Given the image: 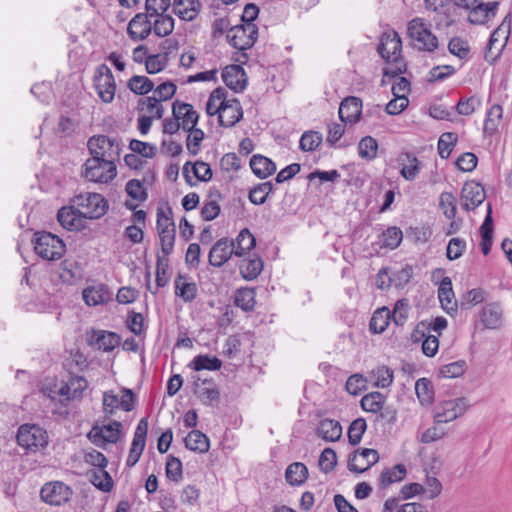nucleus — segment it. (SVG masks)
<instances>
[{
	"mask_svg": "<svg viewBox=\"0 0 512 512\" xmlns=\"http://www.w3.org/2000/svg\"><path fill=\"white\" fill-rule=\"evenodd\" d=\"M94 86L99 98L104 103H111L116 92L114 76L106 64L97 67L94 75Z\"/></svg>",
	"mask_w": 512,
	"mask_h": 512,
	"instance_id": "obj_11",
	"label": "nucleus"
},
{
	"mask_svg": "<svg viewBox=\"0 0 512 512\" xmlns=\"http://www.w3.org/2000/svg\"><path fill=\"white\" fill-rule=\"evenodd\" d=\"M195 394L203 405L210 406L219 402L220 391L212 379H201L200 376L194 380Z\"/></svg>",
	"mask_w": 512,
	"mask_h": 512,
	"instance_id": "obj_22",
	"label": "nucleus"
},
{
	"mask_svg": "<svg viewBox=\"0 0 512 512\" xmlns=\"http://www.w3.org/2000/svg\"><path fill=\"white\" fill-rule=\"evenodd\" d=\"M17 442L26 451L35 453L47 446L48 434L35 424H24L18 429Z\"/></svg>",
	"mask_w": 512,
	"mask_h": 512,
	"instance_id": "obj_8",
	"label": "nucleus"
},
{
	"mask_svg": "<svg viewBox=\"0 0 512 512\" xmlns=\"http://www.w3.org/2000/svg\"><path fill=\"white\" fill-rule=\"evenodd\" d=\"M273 189L274 187L271 182L261 183L250 190L249 200L255 205H261L265 203L268 195L273 191Z\"/></svg>",
	"mask_w": 512,
	"mask_h": 512,
	"instance_id": "obj_62",
	"label": "nucleus"
},
{
	"mask_svg": "<svg viewBox=\"0 0 512 512\" xmlns=\"http://www.w3.org/2000/svg\"><path fill=\"white\" fill-rule=\"evenodd\" d=\"M169 269V259L167 255H161L157 253V262H156V286L157 288L154 291H151L153 294L158 292V288H162L167 285L169 281V277L167 276V271Z\"/></svg>",
	"mask_w": 512,
	"mask_h": 512,
	"instance_id": "obj_47",
	"label": "nucleus"
},
{
	"mask_svg": "<svg viewBox=\"0 0 512 512\" xmlns=\"http://www.w3.org/2000/svg\"><path fill=\"white\" fill-rule=\"evenodd\" d=\"M377 52L387 65L383 69L384 77H396L406 71V63L402 57V41L395 30L382 34Z\"/></svg>",
	"mask_w": 512,
	"mask_h": 512,
	"instance_id": "obj_1",
	"label": "nucleus"
},
{
	"mask_svg": "<svg viewBox=\"0 0 512 512\" xmlns=\"http://www.w3.org/2000/svg\"><path fill=\"white\" fill-rule=\"evenodd\" d=\"M407 32L416 49L433 52L438 48V38L432 33L422 18L416 17L409 21Z\"/></svg>",
	"mask_w": 512,
	"mask_h": 512,
	"instance_id": "obj_6",
	"label": "nucleus"
},
{
	"mask_svg": "<svg viewBox=\"0 0 512 512\" xmlns=\"http://www.w3.org/2000/svg\"><path fill=\"white\" fill-rule=\"evenodd\" d=\"M87 342L90 346L103 352H111L121 343V337L111 331L91 329L86 333Z\"/></svg>",
	"mask_w": 512,
	"mask_h": 512,
	"instance_id": "obj_16",
	"label": "nucleus"
},
{
	"mask_svg": "<svg viewBox=\"0 0 512 512\" xmlns=\"http://www.w3.org/2000/svg\"><path fill=\"white\" fill-rule=\"evenodd\" d=\"M447 325H448L447 319L442 316H439V317H436L435 319L431 320L430 322H427V321L420 322L417 325L413 335L415 337L418 334H420L421 336H425V332L430 334V332L433 331V332L437 333V336H439V335H441L442 331L447 328Z\"/></svg>",
	"mask_w": 512,
	"mask_h": 512,
	"instance_id": "obj_44",
	"label": "nucleus"
},
{
	"mask_svg": "<svg viewBox=\"0 0 512 512\" xmlns=\"http://www.w3.org/2000/svg\"><path fill=\"white\" fill-rule=\"evenodd\" d=\"M438 298L443 309L449 311L454 310L456 302L454 299V292L452 289V282L449 277H444L438 288Z\"/></svg>",
	"mask_w": 512,
	"mask_h": 512,
	"instance_id": "obj_41",
	"label": "nucleus"
},
{
	"mask_svg": "<svg viewBox=\"0 0 512 512\" xmlns=\"http://www.w3.org/2000/svg\"><path fill=\"white\" fill-rule=\"evenodd\" d=\"M452 3L468 11V21L474 25H483L493 19L500 5L498 1L483 3L479 0H451Z\"/></svg>",
	"mask_w": 512,
	"mask_h": 512,
	"instance_id": "obj_4",
	"label": "nucleus"
},
{
	"mask_svg": "<svg viewBox=\"0 0 512 512\" xmlns=\"http://www.w3.org/2000/svg\"><path fill=\"white\" fill-rule=\"evenodd\" d=\"M250 167L252 172L260 179H265L276 171V164L260 154L251 157Z\"/></svg>",
	"mask_w": 512,
	"mask_h": 512,
	"instance_id": "obj_35",
	"label": "nucleus"
},
{
	"mask_svg": "<svg viewBox=\"0 0 512 512\" xmlns=\"http://www.w3.org/2000/svg\"><path fill=\"white\" fill-rule=\"evenodd\" d=\"M439 207L447 219H454L457 212L456 197L451 192H442L439 196Z\"/></svg>",
	"mask_w": 512,
	"mask_h": 512,
	"instance_id": "obj_55",
	"label": "nucleus"
},
{
	"mask_svg": "<svg viewBox=\"0 0 512 512\" xmlns=\"http://www.w3.org/2000/svg\"><path fill=\"white\" fill-rule=\"evenodd\" d=\"M156 19L152 29L157 36L165 37L172 33L174 29V19L165 13L155 16Z\"/></svg>",
	"mask_w": 512,
	"mask_h": 512,
	"instance_id": "obj_52",
	"label": "nucleus"
},
{
	"mask_svg": "<svg viewBox=\"0 0 512 512\" xmlns=\"http://www.w3.org/2000/svg\"><path fill=\"white\" fill-rule=\"evenodd\" d=\"M74 208L87 220H97L103 217L108 211L109 204L106 198L94 192L80 193L71 200Z\"/></svg>",
	"mask_w": 512,
	"mask_h": 512,
	"instance_id": "obj_2",
	"label": "nucleus"
},
{
	"mask_svg": "<svg viewBox=\"0 0 512 512\" xmlns=\"http://www.w3.org/2000/svg\"><path fill=\"white\" fill-rule=\"evenodd\" d=\"M91 157L116 162L120 157L121 147L116 138L106 135L93 136L88 141Z\"/></svg>",
	"mask_w": 512,
	"mask_h": 512,
	"instance_id": "obj_9",
	"label": "nucleus"
},
{
	"mask_svg": "<svg viewBox=\"0 0 512 512\" xmlns=\"http://www.w3.org/2000/svg\"><path fill=\"white\" fill-rule=\"evenodd\" d=\"M165 472L169 480L179 483L183 479L181 460L173 455H169L166 460Z\"/></svg>",
	"mask_w": 512,
	"mask_h": 512,
	"instance_id": "obj_59",
	"label": "nucleus"
},
{
	"mask_svg": "<svg viewBox=\"0 0 512 512\" xmlns=\"http://www.w3.org/2000/svg\"><path fill=\"white\" fill-rule=\"evenodd\" d=\"M258 37L255 24H241L231 27L226 35L228 43L235 49L244 51L250 49Z\"/></svg>",
	"mask_w": 512,
	"mask_h": 512,
	"instance_id": "obj_10",
	"label": "nucleus"
},
{
	"mask_svg": "<svg viewBox=\"0 0 512 512\" xmlns=\"http://www.w3.org/2000/svg\"><path fill=\"white\" fill-rule=\"evenodd\" d=\"M188 366L195 371H217L221 368L222 361L215 356L201 354L195 356Z\"/></svg>",
	"mask_w": 512,
	"mask_h": 512,
	"instance_id": "obj_42",
	"label": "nucleus"
},
{
	"mask_svg": "<svg viewBox=\"0 0 512 512\" xmlns=\"http://www.w3.org/2000/svg\"><path fill=\"white\" fill-rule=\"evenodd\" d=\"M366 428L367 424L364 418H357L352 421L348 428L349 443L353 446L359 444Z\"/></svg>",
	"mask_w": 512,
	"mask_h": 512,
	"instance_id": "obj_64",
	"label": "nucleus"
},
{
	"mask_svg": "<svg viewBox=\"0 0 512 512\" xmlns=\"http://www.w3.org/2000/svg\"><path fill=\"white\" fill-rule=\"evenodd\" d=\"M406 473L407 470L403 464H396L381 473L380 485L382 487H388L393 483L400 482L405 478Z\"/></svg>",
	"mask_w": 512,
	"mask_h": 512,
	"instance_id": "obj_45",
	"label": "nucleus"
},
{
	"mask_svg": "<svg viewBox=\"0 0 512 512\" xmlns=\"http://www.w3.org/2000/svg\"><path fill=\"white\" fill-rule=\"evenodd\" d=\"M221 76L225 85L235 92L243 91L246 87V74L239 65L226 66Z\"/></svg>",
	"mask_w": 512,
	"mask_h": 512,
	"instance_id": "obj_30",
	"label": "nucleus"
},
{
	"mask_svg": "<svg viewBox=\"0 0 512 512\" xmlns=\"http://www.w3.org/2000/svg\"><path fill=\"white\" fill-rule=\"evenodd\" d=\"M457 140V134L453 132H446L440 136L437 149L438 154L442 159H447L450 156Z\"/></svg>",
	"mask_w": 512,
	"mask_h": 512,
	"instance_id": "obj_58",
	"label": "nucleus"
},
{
	"mask_svg": "<svg viewBox=\"0 0 512 512\" xmlns=\"http://www.w3.org/2000/svg\"><path fill=\"white\" fill-rule=\"evenodd\" d=\"M379 454L375 449L363 448L350 456L348 469L352 472L363 473L376 464Z\"/></svg>",
	"mask_w": 512,
	"mask_h": 512,
	"instance_id": "obj_19",
	"label": "nucleus"
},
{
	"mask_svg": "<svg viewBox=\"0 0 512 512\" xmlns=\"http://www.w3.org/2000/svg\"><path fill=\"white\" fill-rule=\"evenodd\" d=\"M408 164L403 165L400 170L401 176L407 181H413L421 170V164L418 158L409 152L405 153Z\"/></svg>",
	"mask_w": 512,
	"mask_h": 512,
	"instance_id": "obj_56",
	"label": "nucleus"
},
{
	"mask_svg": "<svg viewBox=\"0 0 512 512\" xmlns=\"http://www.w3.org/2000/svg\"><path fill=\"white\" fill-rule=\"evenodd\" d=\"M323 136L318 131L309 130L302 134L299 147L302 151L312 152L315 151L322 143Z\"/></svg>",
	"mask_w": 512,
	"mask_h": 512,
	"instance_id": "obj_51",
	"label": "nucleus"
},
{
	"mask_svg": "<svg viewBox=\"0 0 512 512\" xmlns=\"http://www.w3.org/2000/svg\"><path fill=\"white\" fill-rule=\"evenodd\" d=\"M371 379L377 387L387 388L393 382V371L387 366H378L371 371Z\"/></svg>",
	"mask_w": 512,
	"mask_h": 512,
	"instance_id": "obj_54",
	"label": "nucleus"
},
{
	"mask_svg": "<svg viewBox=\"0 0 512 512\" xmlns=\"http://www.w3.org/2000/svg\"><path fill=\"white\" fill-rule=\"evenodd\" d=\"M71 495V488L59 481L46 483L40 491V496L44 502L56 506L67 502Z\"/></svg>",
	"mask_w": 512,
	"mask_h": 512,
	"instance_id": "obj_18",
	"label": "nucleus"
},
{
	"mask_svg": "<svg viewBox=\"0 0 512 512\" xmlns=\"http://www.w3.org/2000/svg\"><path fill=\"white\" fill-rule=\"evenodd\" d=\"M197 0H174L173 12L184 21H192L198 15Z\"/></svg>",
	"mask_w": 512,
	"mask_h": 512,
	"instance_id": "obj_37",
	"label": "nucleus"
},
{
	"mask_svg": "<svg viewBox=\"0 0 512 512\" xmlns=\"http://www.w3.org/2000/svg\"><path fill=\"white\" fill-rule=\"evenodd\" d=\"M128 88L136 95H145L153 90L154 82L146 76L134 75L128 81Z\"/></svg>",
	"mask_w": 512,
	"mask_h": 512,
	"instance_id": "obj_50",
	"label": "nucleus"
},
{
	"mask_svg": "<svg viewBox=\"0 0 512 512\" xmlns=\"http://www.w3.org/2000/svg\"><path fill=\"white\" fill-rule=\"evenodd\" d=\"M308 477V468L302 462L290 464L285 471V479L291 486L302 485Z\"/></svg>",
	"mask_w": 512,
	"mask_h": 512,
	"instance_id": "obj_39",
	"label": "nucleus"
},
{
	"mask_svg": "<svg viewBox=\"0 0 512 512\" xmlns=\"http://www.w3.org/2000/svg\"><path fill=\"white\" fill-rule=\"evenodd\" d=\"M59 277L63 283L74 285L84 276L82 265L74 259H65L59 267Z\"/></svg>",
	"mask_w": 512,
	"mask_h": 512,
	"instance_id": "obj_31",
	"label": "nucleus"
},
{
	"mask_svg": "<svg viewBox=\"0 0 512 512\" xmlns=\"http://www.w3.org/2000/svg\"><path fill=\"white\" fill-rule=\"evenodd\" d=\"M175 295L181 298L185 303L194 301L198 294V287L194 281H189V277L179 273L174 280Z\"/></svg>",
	"mask_w": 512,
	"mask_h": 512,
	"instance_id": "obj_32",
	"label": "nucleus"
},
{
	"mask_svg": "<svg viewBox=\"0 0 512 512\" xmlns=\"http://www.w3.org/2000/svg\"><path fill=\"white\" fill-rule=\"evenodd\" d=\"M511 26V17L510 15H507L501 24L491 33L485 50V60L487 62L494 63L498 58H500L508 43Z\"/></svg>",
	"mask_w": 512,
	"mask_h": 512,
	"instance_id": "obj_7",
	"label": "nucleus"
},
{
	"mask_svg": "<svg viewBox=\"0 0 512 512\" xmlns=\"http://www.w3.org/2000/svg\"><path fill=\"white\" fill-rule=\"evenodd\" d=\"M90 480L95 487L103 492H109L113 488V480L105 469L92 471Z\"/></svg>",
	"mask_w": 512,
	"mask_h": 512,
	"instance_id": "obj_60",
	"label": "nucleus"
},
{
	"mask_svg": "<svg viewBox=\"0 0 512 512\" xmlns=\"http://www.w3.org/2000/svg\"><path fill=\"white\" fill-rule=\"evenodd\" d=\"M243 117L240 101L236 98L221 102V111L218 116L219 125L229 128L238 123Z\"/></svg>",
	"mask_w": 512,
	"mask_h": 512,
	"instance_id": "obj_20",
	"label": "nucleus"
},
{
	"mask_svg": "<svg viewBox=\"0 0 512 512\" xmlns=\"http://www.w3.org/2000/svg\"><path fill=\"white\" fill-rule=\"evenodd\" d=\"M184 443L187 449L199 453H206L210 448L209 438L199 430L189 432Z\"/></svg>",
	"mask_w": 512,
	"mask_h": 512,
	"instance_id": "obj_38",
	"label": "nucleus"
},
{
	"mask_svg": "<svg viewBox=\"0 0 512 512\" xmlns=\"http://www.w3.org/2000/svg\"><path fill=\"white\" fill-rule=\"evenodd\" d=\"M82 176L90 182L108 183L117 175L115 162L91 157L83 164Z\"/></svg>",
	"mask_w": 512,
	"mask_h": 512,
	"instance_id": "obj_5",
	"label": "nucleus"
},
{
	"mask_svg": "<svg viewBox=\"0 0 512 512\" xmlns=\"http://www.w3.org/2000/svg\"><path fill=\"white\" fill-rule=\"evenodd\" d=\"M121 433L122 423L112 421L102 426H94L88 436L95 445L104 446L106 443H117L121 437Z\"/></svg>",
	"mask_w": 512,
	"mask_h": 512,
	"instance_id": "obj_13",
	"label": "nucleus"
},
{
	"mask_svg": "<svg viewBox=\"0 0 512 512\" xmlns=\"http://www.w3.org/2000/svg\"><path fill=\"white\" fill-rule=\"evenodd\" d=\"M467 402L465 398H455L439 402L435 406V424L451 422L465 413Z\"/></svg>",
	"mask_w": 512,
	"mask_h": 512,
	"instance_id": "obj_12",
	"label": "nucleus"
},
{
	"mask_svg": "<svg viewBox=\"0 0 512 512\" xmlns=\"http://www.w3.org/2000/svg\"><path fill=\"white\" fill-rule=\"evenodd\" d=\"M160 99L152 96V97H145L139 101V106L141 110H146L153 118L160 119L163 116L164 109L163 106L160 104Z\"/></svg>",
	"mask_w": 512,
	"mask_h": 512,
	"instance_id": "obj_63",
	"label": "nucleus"
},
{
	"mask_svg": "<svg viewBox=\"0 0 512 512\" xmlns=\"http://www.w3.org/2000/svg\"><path fill=\"white\" fill-rule=\"evenodd\" d=\"M234 256V250L228 238L217 240L210 249L208 255L209 264L220 268Z\"/></svg>",
	"mask_w": 512,
	"mask_h": 512,
	"instance_id": "obj_21",
	"label": "nucleus"
},
{
	"mask_svg": "<svg viewBox=\"0 0 512 512\" xmlns=\"http://www.w3.org/2000/svg\"><path fill=\"white\" fill-rule=\"evenodd\" d=\"M57 219L60 225L69 231H80L87 225L84 217L74 208V203L62 207L57 213Z\"/></svg>",
	"mask_w": 512,
	"mask_h": 512,
	"instance_id": "obj_25",
	"label": "nucleus"
},
{
	"mask_svg": "<svg viewBox=\"0 0 512 512\" xmlns=\"http://www.w3.org/2000/svg\"><path fill=\"white\" fill-rule=\"evenodd\" d=\"M416 395L423 405H429L434 399V391L431 382L427 378H420L415 383Z\"/></svg>",
	"mask_w": 512,
	"mask_h": 512,
	"instance_id": "obj_53",
	"label": "nucleus"
},
{
	"mask_svg": "<svg viewBox=\"0 0 512 512\" xmlns=\"http://www.w3.org/2000/svg\"><path fill=\"white\" fill-rule=\"evenodd\" d=\"M167 53H157L148 56L145 63L147 73L156 74L164 70L168 64Z\"/></svg>",
	"mask_w": 512,
	"mask_h": 512,
	"instance_id": "obj_61",
	"label": "nucleus"
},
{
	"mask_svg": "<svg viewBox=\"0 0 512 512\" xmlns=\"http://www.w3.org/2000/svg\"><path fill=\"white\" fill-rule=\"evenodd\" d=\"M256 292L253 288H242L237 290L235 295V305L243 311H252L256 304Z\"/></svg>",
	"mask_w": 512,
	"mask_h": 512,
	"instance_id": "obj_46",
	"label": "nucleus"
},
{
	"mask_svg": "<svg viewBox=\"0 0 512 512\" xmlns=\"http://www.w3.org/2000/svg\"><path fill=\"white\" fill-rule=\"evenodd\" d=\"M234 256L243 257L248 254L256 245V239L248 228H243L235 239L231 241Z\"/></svg>",
	"mask_w": 512,
	"mask_h": 512,
	"instance_id": "obj_33",
	"label": "nucleus"
},
{
	"mask_svg": "<svg viewBox=\"0 0 512 512\" xmlns=\"http://www.w3.org/2000/svg\"><path fill=\"white\" fill-rule=\"evenodd\" d=\"M87 385L84 377L73 375L59 388L57 394L64 397L65 401L81 399Z\"/></svg>",
	"mask_w": 512,
	"mask_h": 512,
	"instance_id": "obj_29",
	"label": "nucleus"
},
{
	"mask_svg": "<svg viewBox=\"0 0 512 512\" xmlns=\"http://www.w3.org/2000/svg\"><path fill=\"white\" fill-rule=\"evenodd\" d=\"M378 143L371 136L363 137L358 144V153L362 159L373 160L377 156Z\"/></svg>",
	"mask_w": 512,
	"mask_h": 512,
	"instance_id": "obj_57",
	"label": "nucleus"
},
{
	"mask_svg": "<svg viewBox=\"0 0 512 512\" xmlns=\"http://www.w3.org/2000/svg\"><path fill=\"white\" fill-rule=\"evenodd\" d=\"M149 18L150 15L146 12L138 13L130 20L127 33L132 40H143L150 35L152 23Z\"/></svg>",
	"mask_w": 512,
	"mask_h": 512,
	"instance_id": "obj_26",
	"label": "nucleus"
},
{
	"mask_svg": "<svg viewBox=\"0 0 512 512\" xmlns=\"http://www.w3.org/2000/svg\"><path fill=\"white\" fill-rule=\"evenodd\" d=\"M316 434L325 441H337L342 435L340 423L333 419H323L319 422Z\"/></svg>",
	"mask_w": 512,
	"mask_h": 512,
	"instance_id": "obj_34",
	"label": "nucleus"
},
{
	"mask_svg": "<svg viewBox=\"0 0 512 512\" xmlns=\"http://www.w3.org/2000/svg\"><path fill=\"white\" fill-rule=\"evenodd\" d=\"M82 297L86 305L98 306L110 302L112 300L113 293L108 285L98 283L86 287L82 291Z\"/></svg>",
	"mask_w": 512,
	"mask_h": 512,
	"instance_id": "obj_23",
	"label": "nucleus"
},
{
	"mask_svg": "<svg viewBox=\"0 0 512 512\" xmlns=\"http://www.w3.org/2000/svg\"><path fill=\"white\" fill-rule=\"evenodd\" d=\"M424 3L427 10L436 13L434 21L438 29L448 28L455 23L451 0H424Z\"/></svg>",
	"mask_w": 512,
	"mask_h": 512,
	"instance_id": "obj_14",
	"label": "nucleus"
},
{
	"mask_svg": "<svg viewBox=\"0 0 512 512\" xmlns=\"http://www.w3.org/2000/svg\"><path fill=\"white\" fill-rule=\"evenodd\" d=\"M482 105V100L477 95L470 97L462 96L456 104V112L459 115L470 116Z\"/></svg>",
	"mask_w": 512,
	"mask_h": 512,
	"instance_id": "obj_48",
	"label": "nucleus"
},
{
	"mask_svg": "<svg viewBox=\"0 0 512 512\" xmlns=\"http://www.w3.org/2000/svg\"><path fill=\"white\" fill-rule=\"evenodd\" d=\"M502 117L503 109L499 104H495L487 110L483 125L484 137H491L497 132Z\"/></svg>",
	"mask_w": 512,
	"mask_h": 512,
	"instance_id": "obj_36",
	"label": "nucleus"
},
{
	"mask_svg": "<svg viewBox=\"0 0 512 512\" xmlns=\"http://www.w3.org/2000/svg\"><path fill=\"white\" fill-rule=\"evenodd\" d=\"M479 320L486 329H498L503 323V310L497 302L484 305L479 312Z\"/></svg>",
	"mask_w": 512,
	"mask_h": 512,
	"instance_id": "obj_27",
	"label": "nucleus"
},
{
	"mask_svg": "<svg viewBox=\"0 0 512 512\" xmlns=\"http://www.w3.org/2000/svg\"><path fill=\"white\" fill-rule=\"evenodd\" d=\"M32 242L34 244L35 253L40 258L47 261L60 259L66 250V246L62 239L46 231L36 232Z\"/></svg>",
	"mask_w": 512,
	"mask_h": 512,
	"instance_id": "obj_3",
	"label": "nucleus"
},
{
	"mask_svg": "<svg viewBox=\"0 0 512 512\" xmlns=\"http://www.w3.org/2000/svg\"><path fill=\"white\" fill-rule=\"evenodd\" d=\"M385 396L380 392H371L361 399V407L366 412L378 413L383 409Z\"/></svg>",
	"mask_w": 512,
	"mask_h": 512,
	"instance_id": "obj_49",
	"label": "nucleus"
},
{
	"mask_svg": "<svg viewBox=\"0 0 512 512\" xmlns=\"http://www.w3.org/2000/svg\"><path fill=\"white\" fill-rule=\"evenodd\" d=\"M338 114L344 123L358 122L362 114V100L354 96L345 98L340 104Z\"/></svg>",
	"mask_w": 512,
	"mask_h": 512,
	"instance_id": "obj_28",
	"label": "nucleus"
},
{
	"mask_svg": "<svg viewBox=\"0 0 512 512\" xmlns=\"http://www.w3.org/2000/svg\"><path fill=\"white\" fill-rule=\"evenodd\" d=\"M391 320V311L383 307L374 312L371 317L369 328L372 333L380 334L386 330Z\"/></svg>",
	"mask_w": 512,
	"mask_h": 512,
	"instance_id": "obj_43",
	"label": "nucleus"
},
{
	"mask_svg": "<svg viewBox=\"0 0 512 512\" xmlns=\"http://www.w3.org/2000/svg\"><path fill=\"white\" fill-rule=\"evenodd\" d=\"M486 199L484 187L476 181H467L462 187L460 203L463 210L471 211L481 205Z\"/></svg>",
	"mask_w": 512,
	"mask_h": 512,
	"instance_id": "obj_15",
	"label": "nucleus"
},
{
	"mask_svg": "<svg viewBox=\"0 0 512 512\" xmlns=\"http://www.w3.org/2000/svg\"><path fill=\"white\" fill-rule=\"evenodd\" d=\"M263 260L259 256H254L248 260H244L239 265L241 276L248 281L256 279L263 270Z\"/></svg>",
	"mask_w": 512,
	"mask_h": 512,
	"instance_id": "obj_40",
	"label": "nucleus"
},
{
	"mask_svg": "<svg viewBox=\"0 0 512 512\" xmlns=\"http://www.w3.org/2000/svg\"><path fill=\"white\" fill-rule=\"evenodd\" d=\"M172 113L185 131L192 130L198 123L199 115L191 104L175 101L172 105Z\"/></svg>",
	"mask_w": 512,
	"mask_h": 512,
	"instance_id": "obj_24",
	"label": "nucleus"
},
{
	"mask_svg": "<svg viewBox=\"0 0 512 512\" xmlns=\"http://www.w3.org/2000/svg\"><path fill=\"white\" fill-rule=\"evenodd\" d=\"M148 432V419L142 418L135 429L129 455L126 460V466L133 467L140 459L145 448Z\"/></svg>",
	"mask_w": 512,
	"mask_h": 512,
	"instance_id": "obj_17",
	"label": "nucleus"
}]
</instances>
